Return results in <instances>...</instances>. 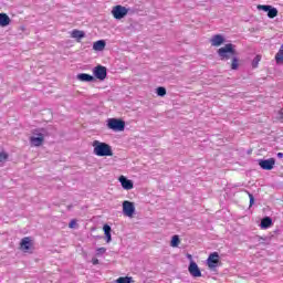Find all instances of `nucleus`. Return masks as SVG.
Returning <instances> with one entry per match:
<instances>
[{"instance_id":"nucleus-26","label":"nucleus","mask_w":283,"mask_h":283,"mask_svg":"<svg viewBox=\"0 0 283 283\" xmlns=\"http://www.w3.org/2000/svg\"><path fill=\"white\" fill-rule=\"evenodd\" d=\"M167 95V88L159 86L157 87V96H166Z\"/></svg>"},{"instance_id":"nucleus-31","label":"nucleus","mask_w":283,"mask_h":283,"mask_svg":"<svg viewBox=\"0 0 283 283\" xmlns=\"http://www.w3.org/2000/svg\"><path fill=\"white\" fill-rule=\"evenodd\" d=\"M187 258L190 262H193V256L191 254H187Z\"/></svg>"},{"instance_id":"nucleus-17","label":"nucleus","mask_w":283,"mask_h":283,"mask_svg":"<svg viewBox=\"0 0 283 283\" xmlns=\"http://www.w3.org/2000/svg\"><path fill=\"white\" fill-rule=\"evenodd\" d=\"M10 17H8L6 13H0V25L1 28H6L10 25Z\"/></svg>"},{"instance_id":"nucleus-9","label":"nucleus","mask_w":283,"mask_h":283,"mask_svg":"<svg viewBox=\"0 0 283 283\" xmlns=\"http://www.w3.org/2000/svg\"><path fill=\"white\" fill-rule=\"evenodd\" d=\"M259 166L261 169H264L265 171H271L275 167V158L270 159H260Z\"/></svg>"},{"instance_id":"nucleus-15","label":"nucleus","mask_w":283,"mask_h":283,"mask_svg":"<svg viewBox=\"0 0 283 283\" xmlns=\"http://www.w3.org/2000/svg\"><path fill=\"white\" fill-rule=\"evenodd\" d=\"M105 41L104 40H99L93 43V50H95V52H103V50H105Z\"/></svg>"},{"instance_id":"nucleus-29","label":"nucleus","mask_w":283,"mask_h":283,"mask_svg":"<svg viewBox=\"0 0 283 283\" xmlns=\"http://www.w3.org/2000/svg\"><path fill=\"white\" fill-rule=\"evenodd\" d=\"M107 252V249H105V248H98L97 250H96V255L98 256V255H103V254H105Z\"/></svg>"},{"instance_id":"nucleus-2","label":"nucleus","mask_w":283,"mask_h":283,"mask_svg":"<svg viewBox=\"0 0 283 283\" xmlns=\"http://www.w3.org/2000/svg\"><path fill=\"white\" fill-rule=\"evenodd\" d=\"M93 153L95 156L99 157H107V156H114V150H112V146L107 143H103L99 140L93 142Z\"/></svg>"},{"instance_id":"nucleus-30","label":"nucleus","mask_w":283,"mask_h":283,"mask_svg":"<svg viewBox=\"0 0 283 283\" xmlns=\"http://www.w3.org/2000/svg\"><path fill=\"white\" fill-rule=\"evenodd\" d=\"M74 227H76V220L72 219L71 222L69 223V228L74 229Z\"/></svg>"},{"instance_id":"nucleus-32","label":"nucleus","mask_w":283,"mask_h":283,"mask_svg":"<svg viewBox=\"0 0 283 283\" xmlns=\"http://www.w3.org/2000/svg\"><path fill=\"white\" fill-rule=\"evenodd\" d=\"M92 264L94 265L98 264V259H92Z\"/></svg>"},{"instance_id":"nucleus-23","label":"nucleus","mask_w":283,"mask_h":283,"mask_svg":"<svg viewBox=\"0 0 283 283\" xmlns=\"http://www.w3.org/2000/svg\"><path fill=\"white\" fill-rule=\"evenodd\" d=\"M268 17L269 19H275V17H277V9H275L274 7H270L268 11Z\"/></svg>"},{"instance_id":"nucleus-10","label":"nucleus","mask_w":283,"mask_h":283,"mask_svg":"<svg viewBox=\"0 0 283 283\" xmlns=\"http://www.w3.org/2000/svg\"><path fill=\"white\" fill-rule=\"evenodd\" d=\"M32 247H34V243L30 237H24L20 242V249L23 251V253H29Z\"/></svg>"},{"instance_id":"nucleus-21","label":"nucleus","mask_w":283,"mask_h":283,"mask_svg":"<svg viewBox=\"0 0 283 283\" xmlns=\"http://www.w3.org/2000/svg\"><path fill=\"white\" fill-rule=\"evenodd\" d=\"M275 61L277 64L283 63V44L281 45L279 52L275 55Z\"/></svg>"},{"instance_id":"nucleus-11","label":"nucleus","mask_w":283,"mask_h":283,"mask_svg":"<svg viewBox=\"0 0 283 283\" xmlns=\"http://www.w3.org/2000/svg\"><path fill=\"white\" fill-rule=\"evenodd\" d=\"M188 272L192 277H202V272L200 271L198 263H196L195 261L190 262L188 266Z\"/></svg>"},{"instance_id":"nucleus-13","label":"nucleus","mask_w":283,"mask_h":283,"mask_svg":"<svg viewBox=\"0 0 283 283\" xmlns=\"http://www.w3.org/2000/svg\"><path fill=\"white\" fill-rule=\"evenodd\" d=\"M119 182L123 189H126L127 191L134 189V182L129 179H126L125 176L119 177Z\"/></svg>"},{"instance_id":"nucleus-33","label":"nucleus","mask_w":283,"mask_h":283,"mask_svg":"<svg viewBox=\"0 0 283 283\" xmlns=\"http://www.w3.org/2000/svg\"><path fill=\"white\" fill-rule=\"evenodd\" d=\"M277 157H279V158H283V154H282V153H279V154H277Z\"/></svg>"},{"instance_id":"nucleus-6","label":"nucleus","mask_w":283,"mask_h":283,"mask_svg":"<svg viewBox=\"0 0 283 283\" xmlns=\"http://www.w3.org/2000/svg\"><path fill=\"white\" fill-rule=\"evenodd\" d=\"M207 266L211 270L220 266V254L218 252H212L209 254L207 259Z\"/></svg>"},{"instance_id":"nucleus-4","label":"nucleus","mask_w":283,"mask_h":283,"mask_svg":"<svg viewBox=\"0 0 283 283\" xmlns=\"http://www.w3.org/2000/svg\"><path fill=\"white\" fill-rule=\"evenodd\" d=\"M31 147H41L45 143V135L39 133L38 130L33 132V135L29 138Z\"/></svg>"},{"instance_id":"nucleus-3","label":"nucleus","mask_w":283,"mask_h":283,"mask_svg":"<svg viewBox=\"0 0 283 283\" xmlns=\"http://www.w3.org/2000/svg\"><path fill=\"white\" fill-rule=\"evenodd\" d=\"M107 127L113 132H125V120L118 118H109L107 120Z\"/></svg>"},{"instance_id":"nucleus-27","label":"nucleus","mask_w":283,"mask_h":283,"mask_svg":"<svg viewBox=\"0 0 283 283\" xmlns=\"http://www.w3.org/2000/svg\"><path fill=\"white\" fill-rule=\"evenodd\" d=\"M256 8L263 10V12H269V10H271V6L269 4H259Z\"/></svg>"},{"instance_id":"nucleus-12","label":"nucleus","mask_w":283,"mask_h":283,"mask_svg":"<svg viewBox=\"0 0 283 283\" xmlns=\"http://www.w3.org/2000/svg\"><path fill=\"white\" fill-rule=\"evenodd\" d=\"M212 48H220L224 43V36L222 34H216L210 39Z\"/></svg>"},{"instance_id":"nucleus-24","label":"nucleus","mask_w":283,"mask_h":283,"mask_svg":"<svg viewBox=\"0 0 283 283\" xmlns=\"http://www.w3.org/2000/svg\"><path fill=\"white\" fill-rule=\"evenodd\" d=\"M180 244V237L178 235H174L171 241H170V245L176 249L178 245Z\"/></svg>"},{"instance_id":"nucleus-7","label":"nucleus","mask_w":283,"mask_h":283,"mask_svg":"<svg viewBox=\"0 0 283 283\" xmlns=\"http://www.w3.org/2000/svg\"><path fill=\"white\" fill-rule=\"evenodd\" d=\"M136 212V207L132 201H124L123 202V213L127 216V218H134V213Z\"/></svg>"},{"instance_id":"nucleus-8","label":"nucleus","mask_w":283,"mask_h":283,"mask_svg":"<svg viewBox=\"0 0 283 283\" xmlns=\"http://www.w3.org/2000/svg\"><path fill=\"white\" fill-rule=\"evenodd\" d=\"M93 74L95 78H98V81H105V78H107V67L97 65L94 67Z\"/></svg>"},{"instance_id":"nucleus-28","label":"nucleus","mask_w":283,"mask_h":283,"mask_svg":"<svg viewBox=\"0 0 283 283\" xmlns=\"http://www.w3.org/2000/svg\"><path fill=\"white\" fill-rule=\"evenodd\" d=\"M245 193H248L249 199H250V207H253L254 202H255V198L253 197V195L249 191H245Z\"/></svg>"},{"instance_id":"nucleus-22","label":"nucleus","mask_w":283,"mask_h":283,"mask_svg":"<svg viewBox=\"0 0 283 283\" xmlns=\"http://www.w3.org/2000/svg\"><path fill=\"white\" fill-rule=\"evenodd\" d=\"M8 158H10V155L2 148H0V163H7Z\"/></svg>"},{"instance_id":"nucleus-20","label":"nucleus","mask_w":283,"mask_h":283,"mask_svg":"<svg viewBox=\"0 0 283 283\" xmlns=\"http://www.w3.org/2000/svg\"><path fill=\"white\" fill-rule=\"evenodd\" d=\"M116 283H134V279L132 276H119Z\"/></svg>"},{"instance_id":"nucleus-18","label":"nucleus","mask_w":283,"mask_h":283,"mask_svg":"<svg viewBox=\"0 0 283 283\" xmlns=\"http://www.w3.org/2000/svg\"><path fill=\"white\" fill-rule=\"evenodd\" d=\"M72 39H76L77 41H81V39H85V32L81 30H73L71 33Z\"/></svg>"},{"instance_id":"nucleus-5","label":"nucleus","mask_w":283,"mask_h":283,"mask_svg":"<svg viewBox=\"0 0 283 283\" xmlns=\"http://www.w3.org/2000/svg\"><path fill=\"white\" fill-rule=\"evenodd\" d=\"M128 12L129 10L120 4H117L112 9V14L114 19H117V20L125 19Z\"/></svg>"},{"instance_id":"nucleus-1","label":"nucleus","mask_w":283,"mask_h":283,"mask_svg":"<svg viewBox=\"0 0 283 283\" xmlns=\"http://www.w3.org/2000/svg\"><path fill=\"white\" fill-rule=\"evenodd\" d=\"M217 54L221 61H231V70H238L240 67V59H238V51L235 45L228 43L224 46L218 49Z\"/></svg>"},{"instance_id":"nucleus-19","label":"nucleus","mask_w":283,"mask_h":283,"mask_svg":"<svg viewBox=\"0 0 283 283\" xmlns=\"http://www.w3.org/2000/svg\"><path fill=\"white\" fill-rule=\"evenodd\" d=\"M273 224V219L271 217H265L261 220V228L269 229Z\"/></svg>"},{"instance_id":"nucleus-16","label":"nucleus","mask_w":283,"mask_h":283,"mask_svg":"<svg viewBox=\"0 0 283 283\" xmlns=\"http://www.w3.org/2000/svg\"><path fill=\"white\" fill-rule=\"evenodd\" d=\"M103 231L106 238V242H112V227H109V224H104Z\"/></svg>"},{"instance_id":"nucleus-25","label":"nucleus","mask_w":283,"mask_h":283,"mask_svg":"<svg viewBox=\"0 0 283 283\" xmlns=\"http://www.w3.org/2000/svg\"><path fill=\"white\" fill-rule=\"evenodd\" d=\"M260 61H262V55H256L252 61V67L255 70L258 65H260Z\"/></svg>"},{"instance_id":"nucleus-14","label":"nucleus","mask_w":283,"mask_h":283,"mask_svg":"<svg viewBox=\"0 0 283 283\" xmlns=\"http://www.w3.org/2000/svg\"><path fill=\"white\" fill-rule=\"evenodd\" d=\"M77 80L82 81V83H92V81H94V76L87 73H81V74H77Z\"/></svg>"}]
</instances>
